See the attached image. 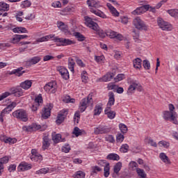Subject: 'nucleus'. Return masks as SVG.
I'll return each mask as SVG.
<instances>
[{"label":"nucleus","mask_w":178,"mask_h":178,"mask_svg":"<svg viewBox=\"0 0 178 178\" xmlns=\"http://www.w3.org/2000/svg\"><path fill=\"white\" fill-rule=\"evenodd\" d=\"M168 108L170 111L163 112V119L165 120H170V122H172L174 124H177L178 122L177 120H176L177 114H176V112L174 111L175 106H173V104H169Z\"/></svg>","instance_id":"f257e3e1"},{"label":"nucleus","mask_w":178,"mask_h":178,"mask_svg":"<svg viewBox=\"0 0 178 178\" xmlns=\"http://www.w3.org/2000/svg\"><path fill=\"white\" fill-rule=\"evenodd\" d=\"M14 94L15 97H22L23 95V89L20 87L12 88L10 89V92H6L0 95V101H3L5 98H8L9 95Z\"/></svg>","instance_id":"f03ea898"},{"label":"nucleus","mask_w":178,"mask_h":178,"mask_svg":"<svg viewBox=\"0 0 178 178\" xmlns=\"http://www.w3.org/2000/svg\"><path fill=\"white\" fill-rule=\"evenodd\" d=\"M92 96L91 95H88L87 98L82 99L79 103V109L80 112H84L87 109V107L90 106V105H92Z\"/></svg>","instance_id":"7ed1b4c3"},{"label":"nucleus","mask_w":178,"mask_h":178,"mask_svg":"<svg viewBox=\"0 0 178 178\" xmlns=\"http://www.w3.org/2000/svg\"><path fill=\"white\" fill-rule=\"evenodd\" d=\"M13 116L22 120V122H27L29 120V115H27V112L24 109L16 110L13 113Z\"/></svg>","instance_id":"20e7f679"},{"label":"nucleus","mask_w":178,"mask_h":178,"mask_svg":"<svg viewBox=\"0 0 178 178\" xmlns=\"http://www.w3.org/2000/svg\"><path fill=\"white\" fill-rule=\"evenodd\" d=\"M133 24L138 30H145V31L148 30V26H147L144 21L139 17L134 19Z\"/></svg>","instance_id":"39448f33"},{"label":"nucleus","mask_w":178,"mask_h":178,"mask_svg":"<svg viewBox=\"0 0 178 178\" xmlns=\"http://www.w3.org/2000/svg\"><path fill=\"white\" fill-rule=\"evenodd\" d=\"M57 88L58 86L55 81L49 82L44 86V91L48 92V94H55V92H56Z\"/></svg>","instance_id":"423d86ee"},{"label":"nucleus","mask_w":178,"mask_h":178,"mask_svg":"<svg viewBox=\"0 0 178 178\" xmlns=\"http://www.w3.org/2000/svg\"><path fill=\"white\" fill-rule=\"evenodd\" d=\"M53 41H55L56 42H60L62 47H67V45H73V44H76V42L70 39L58 38L55 36H54V38L53 39Z\"/></svg>","instance_id":"0eeeda50"},{"label":"nucleus","mask_w":178,"mask_h":178,"mask_svg":"<svg viewBox=\"0 0 178 178\" xmlns=\"http://www.w3.org/2000/svg\"><path fill=\"white\" fill-rule=\"evenodd\" d=\"M129 83L130 86L128 88L127 94L128 95H131V94H134V92L136 90H137V88H139L140 85L137 81L133 79H131Z\"/></svg>","instance_id":"6e6552de"},{"label":"nucleus","mask_w":178,"mask_h":178,"mask_svg":"<svg viewBox=\"0 0 178 178\" xmlns=\"http://www.w3.org/2000/svg\"><path fill=\"white\" fill-rule=\"evenodd\" d=\"M85 24L87 26V27H89L90 29H92V30H94L95 31H98L99 26L97 22H95L92 21V19L89 17H85Z\"/></svg>","instance_id":"1a4fd4ad"},{"label":"nucleus","mask_w":178,"mask_h":178,"mask_svg":"<svg viewBox=\"0 0 178 178\" xmlns=\"http://www.w3.org/2000/svg\"><path fill=\"white\" fill-rule=\"evenodd\" d=\"M157 24L161 30L165 31H170V30H172V25L168 22H165L162 18H158Z\"/></svg>","instance_id":"9d476101"},{"label":"nucleus","mask_w":178,"mask_h":178,"mask_svg":"<svg viewBox=\"0 0 178 178\" xmlns=\"http://www.w3.org/2000/svg\"><path fill=\"white\" fill-rule=\"evenodd\" d=\"M111 131V128L105 125H99L97 127L94 128V133L96 135L98 134H107Z\"/></svg>","instance_id":"9b49d317"},{"label":"nucleus","mask_w":178,"mask_h":178,"mask_svg":"<svg viewBox=\"0 0 178 178\" xmlns=\"http://www.w3.org/2000/svg\"><path fill=\"white\" fill-rule=\"evenodd\" d=\"M57 72H59L61 77L64 79V80H69L70 75H69V71L66 67L63 66H57L56 67Z\"/></svg>","instance_id":"f8f14e48"},{"label":"nucleus","mask_w":178,"mask_h":178,"mask_svg":"<svg viewBox=\"0 0 178 178\" xmlns=\"http://www.w3.org/2000/svg\"><path fill=\"white\" fill-rule=\"evenodd\" d=\"M54 105L52 104H47L43 109L42 113V119H48L51 116V111H52Z\"/></svg>","instance_id":"ddd939ff"},{"label":"nucleus","mask_w":178,"mask_h":178,"mask_svg":"<svg viewBox=\"0 0 178 178\" xmlns=\"http://www.w3.org/2000/svg\"><path fill=\"white\" fill-rule=\"evenodd\" d=\"M106 34L108 35V37H110V38H116V40H119V41H122L124 38L122 34L118 33L112 30L106 31Z\"/></svg>","instance_id":"4468645a"},{"label":"nucleus","mask_w":178,"mask_h":178,"mask_svg":"<svg viewBox=\"0 0 178 178\" xmlns=\"http://www.w3.org/2000/svg\"><path fill=\"white\" fill-rule=\"evenodd\" d=\"M42 95H39L35 98V102L32 106V111L33 112H35L36 111L38 110V106L42 104Z\"/></svg>","instance_id":"2eb2a0df"},{"label":"nucleus","mask_w":178,"mask_h":178,"mask_svg":"<svg viewBox=\"0 0 178 178\" xmlns=\"http://www.w3.org/2000/svg\"><path fill=\"white\" fill-rule=\"evenodd\" d=\"M0 140L3 141V143H5L6 144H10V145H12V144H16V143H17V140L16 138L8 137L5 135L0 136Z\"/></svg>","instance_id":"dca6fc26"},{"label":"nucleus","mask_w":178,"mask_h":178,"mask_svg":"<svg viewBox=\"0 0 178 178\" xmlns=\"http://www.w3.org/2000/svg\"><path fill=\"white\" fill-rule=\"evenodd\" d=\"M32 155L31 156V159L33 162H41L42 161V156L40 153L37 152V150H31Z\"/></svg>","instance_id":"f3484780"},{"label":"nucleus","mask_w":178,"mask_h":178,"mask_svg":"<svg viewBox=\"0 0 178 178\" xmlns=\"http://www.w3.org/2000/svg\"><path fill=\"white\" fill-rule=\"evenodd\" d=\"M148 9H149V5L142 6L140 7L137 8L136 10H134L132 12V15H134L136 16L137 15H141L143 13H145V12H147Z\"/></svg>","instance_id":"a211bd4d"},{"label":"nucleus","mask_w":178,"mask_h":178,"mask_svg":"<svg viewBox=\"0 0 178 178\" xmlns=\"http://www.w3.org/2000/svg\"><path fill=\"white\" fill-rule=\"evenodd\" d=\"M41 129V125L37 124H32L29 126H24L22 127L23 131H35L37 130H40Z\"/></svg>","instance_id":"6ab92c4d"},{"label":"nucleus","mask_w":178,"mask_h":178,"mask_svg":"<svg viewBox=\"0 0 178 178\" xmlns=\"http://www.w3.org/2000/svg\"><path fill=\"white\" fill-rule=\"evenodd\" d=\"M99 163H104L103 165L104 167V177H108L110 172L109 170H111V167L109 165V163H106L105 160H101Z\"/></svg>","instance_id":"aec40b11"},{"label":"nucleus","mask_w":178,"mask_h":178,"mask_svg":"<svg viewBox=\"0 0 178 178\" xmlns=\"http://www.w3.org/2000/svg\"><path fill=\"white\" fill-rule=\"evenodd\" d=\"M67 116V110H63L60 111V113L58 114L56 120L57 124H60L63 120H65V118Z\"/></svg>","instance_id":"412c9836"},{"label":"nucleus","mask_w":178,"mask_h":178,"mask_svg":"<svg viewBox=\"0 0 178 178\" xmlns=\"http://www.w3.org/2000/svg\"><path fill=\"white\" fill-rule=\"evenodd\" d=\"M18 172H26V170H30L31 169V164H29L26 162H22L18 168Z\"/></svg>","instance_id":"4be33fe9"},{"label":"nucleus","mask_w":178,"mask_h":178,"mask_svg":"<svg viewBox=\"0 0 178 178\" xmlns=\"http://www.w3.org/2000/svg\"><path fill=\"white\" fill-rule=\"evenodd\" d=\"M86 3L90 8H95V9L101 8V2L98 0H87Z\"/></svg>","instance_id":"5701e85b"},{"label":"nucleus","mask_w":178,"mask_h":178,"mask_svg":"<svg viewBox=\"0 0 178 178\" xmlns=\"http://www.w3.org/2000/svg\"><path fill=\"white\" fill-rule=\"evenodd\" d=\"M114 76H115V74H113V73L108 72L106 74L104 75L102 78H99V79H97V81H100L101 83H102V81L104 82L111 81V80H112V79H113Z\"/></svg>","instance_id":"b1692460"},{"label":"nucleus","mask_w":178,"mask_h":178,"mask_svg":"<svg viewBox=\"0 0 178 178\" xmlns=\"http://www.w3.org/2000/svg\"><path fill=\"white\" fill-rule=\"evenodd\" d=\"M8 162H9L8 156H4L0 159V176H2V173H3V169H5L3 165H6V163H8Z\"/></svg>","instance_id":"393cba45"},{"label":"nucleus","mask_w":178,"mask_h":178,"mask_svg":"<svg viewBox=\"0 0 178 178\" xmlns=\"http://www.w3.org/2000/svg\"><path fill=\"white\" fill-rule=\"evenodd\" d=\"M50 140L48 136H44L42 138V149L43 151H45V149H48L49 148V146L51 145V143H49Z\"/></svg>","instance_id":"a878e982"},{"label":"nucleus","mask_w":178,"mask_h":178,"mask_svg":"<svg viewBox=\"0 0 178 178\" xmlns=\"http://www.w3.org/2000/svg\"><path fill=\"white\" fill-rule=\"evenodd\" d=\"M90 11L91 13H94L96 16H99V17H102V19H106V15H105L102 11L95 9L94 8H90Z\"/></svg>","instance_id":"bb28decb"},{"label":"nucleus","mask_w":178,"mask_h":178,"mask_svg":"<svg viewBox=\"0 0 178 178\" xmlns=\"http://www.w3.org/2000/svg\"><path fill=\"white\" fill-rule=\"evenodd\" d=\"M41 60V58L40 56H35L26 61V66H32V65H36Z\"/></svg>","instance_id":"cd10ccee"},{"label":"nucleus","mask_w":178,"mask_h":178,"mask_svg":"<svg viewBox=\"0 0 178 178\" xmlns=\"http://www.w3.org/2000/svg\"><path fill=\"white\" fill-rule=\"evenodd\" d=\"M31 86H33V81L30 80H26L20 83V87L23 88V90H29L31 88Z\"/></svg>","instance_id":"c85d7f7f"},{"label":"nucleus","mask_w":178,"mask_h":178,"mask_svg":"<svg viewBox=\"0 0 178 178\" xmlns=\"http://www.w3.org/2000/svg\"><path fill=\"white\" fill-rule=\"evenodd\" d=\"M57 26H58V29L60 30H61V31H63V33H65V34L69 33L67 25L65 24V23L62 22H58Z\"/></svg>","instance_id":"c756f323"},{"label":"nucleus","mask_w":178,"mask_h":178,"mask_svg":"<svg viewBox=\"0 0 178 178\" xmlns=\"http://www.w3.org/2000/svg\"><path fill=\"white\" fill-rule=\"evenodd\" d=\"M16 105H17L16 102H13L7 106V107H6L1 112L3 113H8L9 112H11V111H13L14 108H16Z\"/></svg>","instance_id":"7c9ffc66"},{"label":"nucleus","mask_w":178,"mask_h":178,"mask_svg":"<svg viewBox=\"0 0 178 178\" xmlns=\"http://www.w3.org/2000/svg\"><path fill=\"white\" fill-rule=\"evenodd\" d=\"M104 112L105 115H107L108 119H115V116H116V113H115V111H111V107H106Z\"/></svg>","instance_id":"2f4dec72"},{"label":"nucleus","mask_w":178,"mask_h":178,"mask_svg":"<svg viewBox=\"0 0 178 178\" xmlns=\"http://www.w3.org/2000/svg\"><path fill=\"white\" fill-rule=\"evenodd\" d=\"M159 158H160L161 161H162V162H163L166 165H170V159H169V157L168 156H166V154H165L163 152L160 153Z\"/></svg>","instance_id":"473e14b6"},{"label":"nucleus","mask_w":178,"mask_h":178,"mask_svg":"<svg viewBox=\"0 0 178 178\" xmlns=\"http://www.w3.org/2000/svg\"><path fill=\"white\" fill-rule=\"evenodd\" d=\"M52 38L53 39L55 38V35H54V34L47 35L46 36H43L42 38L37 39V42H44L45 41H48L49 40H51Z\"/></svg>","instance_id":"72a5a7b5"},{"label":"nucleus","mask_w":178,"mask_h":178,"mask_svg":"<svg viewBox=\"0 0 178 178\" xmlns=\"http://www.w3.org/2000/svg\"><path fill=\"white\" fill-rule=\"evenodd\" d=\"M86 131L83 129H80L79 127H76L74 128V130L72 131V134L76 136V137H79L80 136H83V134H85Z\"/></svg>","instance_id":"f704fd0d"},{"label":"nucleus","mask_w":178,"mask_h":178,"mask_svg":"<svg viewBox=\"0 0 178 178\" xmlns=\"http://www.w3.org/2000/svg\"><path fill=\"white\" fill-rule=\"evenodd\" d=\"M143 60L140 58H137L133 60L134 67L135 69H141V63Z\"/></svg>","instance_id":"c9c22d12"},{"label":"nucleus","mask_w":178,"mask_h":178,"mask_svg":"<svg viewBox=\"0 0 178 178\" xmlns=\"http://www.w3.org/2000/svg\"><path fill=\"white\" fill-rule=\"evenodd\" d=\"M13 33H29V31H27V29L26 28L22 27V26L15 27V28L13 29Z\"/></svg>","instance_id":"e433bc0d"},{"label":"nucleus","mask_w":178,"mask_h":178,"mask_svg":"<svg viewBox=\"0 0 178 178\" xmlns=\"http://www.w3.org/2000/svg\"><path fill=\"white\" fill-rule=\"evenodd\" d=\"M115 104V94H113V92H110V96H109V99H108V106L107 107H110L112 106V105Z\"/></svg>","instance_id":"4c0bfd02"},{"label":"nucleus","mask_w":178,"mask_h":178,"mask_svg":"<svg viewBox=\"0 0 178 178\" xmlns=\"http://www.w3.org/2000/svg\"><path fill=\"white\" fill-rule=\"evenodd\" d=\"M22 70H23V67H19L18 69L14 70L11 72V74H15V76L20 77V76H22L23 73H24V71Z\"/></svg>","instance_id":"58836bf2"},{"label":"nucleus","mask_w":178,"mask_h":178,"mask_svg":"<svg viewBox=\"0 0 178 178\" xmlns=\"http://www.w3.org/2000/svg\"><path fill=\"white\" fill-rule=\"evenodd\" d=\"M107 159L110 161H119L120 157L118 155V154L111 153L107 156Z\"/></svg>","instance_id":"ea45409f"},{"label":"nucleus","mask_w":178,"mask_h":178,"mask_svg":"<svg viewBox=\"0 0 178 178\" xmlns=\"http://www.w3.org/2000/svg\"><path fill=\"white\" fill-rule=\"evenodd\" d=\"M122 169V162H118L113 167V172L115 175H119V172Z\"/></svg>","instance_id":"a19ab883"},{"label":"nucleus","mask_w":178,"mask_h":178,"mask_svg":"<svg viewBox=\"0 0 178 178\" xmlns=\"http://www.w3.org/2000/svg\"><path fill=\"white\" fill-rule=\"evenodd\" d=\"M52 138H53V140L54 141V143H62L65 140V139L62 138V135H60L59 134L54 136Z\"/></svg>","instance_id":"79ce46f5"},{"label":"nucleus","mask_w":178,"mask_h":178,"mask_svg":"<svg viewBox=\"0 0 178 178\" xmlns=\"http://www.w3.org/2000/svg\"><path fill=\"white\" fill-rule=\"evenodd\" d=\"M93 112H94L93 115L95 116H98L101 115V112H102V107L99 105H96L95 106V109Z\"/></svg>","instance_id":"37998d69"},{"label":"nucleus","mask_w":178,"mask_h":178,"mask_svg":"<svg viewBox=\"0 0 178 178\" xmlns=\"http://www.w3.org/2000/svg\"><path fill=\"white\" fill-rule=\"evenodd\" d=\"M9 10V4L4 3V2H0V12L3 11L6 12Z\"/></svg>","instance_id":"c03bdc74"},{"label":"nucleus","mask_w":178,"mask_h":178,"mask_svg":"<svg viewBox=\"0 0 178 178\" xmlns=\"http://www.w3.org/2000/svg\"><path fill=\"white\" fill-rule=\"evenodd\" d=\"M137 175L139 176V178H146L147 174L145 171L141 168H138L136 170Z\"/></svg>","instance_id":"a18cd8bd"},{"label":"nucleus","mask_w":178,"mask_h":178,"mask_svg":"<svg viewBox=\"0 0 178 178\" xmlns=\"http://www.w3.org/2000/svg\"><path fill=\"white\" fill-rule=\"evenodd\" d=\"M74 65H76V63H74V60L73 59H71L68 62V68L72 72V73H74Z\"/></svg>","instance_id":"49530a36"},{"label":"nucleus","mask_w":178,"mask_h":178,"mask_svg":"<svg viewBox=\"0 0 178 178\" xmlns=\"http://www.w3.org/2000/svg\"><path fill=\"white\" fill-rule=\"evenodd\" d=\"M129 166L131 170H137V169H139L138 164H137L136 161H131L129 164Z\"/></svg>","instance_id":"de8ad7c7"},{"label":"nucleus","mask_w":178,"mask_h":178,"mask_svg":"<svg viewBox=\"0 0 178 178\" xmlns=\"http://www.w3.org/2000/svg\"><path fill=\"white\" fill-rule=\"evenodd\" d=\"M167 12L172 17H178V10L177 9L168 10Z\"/></svg>","instance_id":"09e8293b"},{"label":"nucleus","mask_w":178,"mask_h":178,"mask_svg":"<svg viewBox=\"0 0 178 178\" xmlns=\"http://www.w3.org/2000/svg\"><path fill=\"white\" fill-rule=\"evenodd\" d=\"M74 178H86V173L83 171H77L74 175Z\"/></svg>","instance_id":"8fccbe9b"},{"label":"nucleus","mask_w":178,"mask_h":178,"mask_svg":"<svg viewBox=\"0 0 178 178\" xmlns=\"http://www.w3.org/2000/svg\"><path fill=\"white\" fill-rule=\"evenodd\" d=\"M74 35L76 38H77L78 41H84V40H86V37H84V35H83L81 33L76 32L74 33Z\"/></svg>","instance_id":"3c124183"},{"label":"nucleus","mask_w":178,"mask_h":178,"mask_svg":"<svg viewBox=\"0 0 178 178\" xmlns=\"http://www.w3.org/2000/svg\"><path fill=\"white\" fill-rule=\"evenodd\" d=\"M145 143H147V144H149L152 147H157L156 143L154 141V140L151 138H146Z\"/></svg>","instance_id":"603ef678"},{"label":"nucleus","mask_w":178,"mask_h":178,"mask_svg":"<svg viewBox=\"0 0 178 178\" xmlns=\"http://www.w3.org/2000/svg\"><path fill=\"white\" fill-rule=\"evenodd\" d=\"M49 168H41L40 170L36 171V175H47V173H49Z\"/></svg>","instance_id":"864d4df0"},{"label":"nucleus","mask_w":178,"mask_h":178,"mask_svg":"<svg viewBox=\"0 0 178 178\" xmlns=\"http://www.w3.org/2000/svg\"><path fill=\"white\" fill-rule=\"evenodd\" d=\"M20 42V38L19 35H14L13 38L10 39V42L12 44H17V42Z\"/></svg>","instance_id":"5fc2aeb1"},{"label":"nucleus","mask_w":178,"mask_h":178,"mask_svg":"<svg viewBox=\"0 0 178 178\" xmlns=\"http://www.w3.org/2000/svg\"><path fill=\"white\" fill-rule=\"evenodd\" d=\"M119 128L120 130L122 133H123V134L127 133V126H126V124H119Z\"/></svg>","instance_id":"6e6d98bb"},{"label":"nucleus","mask_w":178,"mask_h":178,"mask_svg":"<svg viewBox=\"0 0 178 178\" xmlns=\"http://www.w3.org/2000/svg\"><path fill=\"white\" fill-rule=\"evenodd\" d=\"M123 140H124V136L122 134H118L116 136V141L120 144L123 143Z\"/></svg>","instance_id":"4d7b16f0"},{"label":"nucleus","mask_w":178,"mask_h":178,"mask_svg":"<svg viewBox=\"0 0 178 178\" xmlns=\"http://www.w3.org/2000/svg\"><path fill=\"white\" fill-rule=\"evenodd\" d=\"M102 169L97 165L92 167V175H97L98 172H101Z\"/></svg>","instance_id":"13d9d810"},{"label":"nucleus","mask_w":178,"mask_h":178,"mask_svg":"<svg viewBox=\"0 0 178 178\" xmlns=\"http://www.w3.org/2000/svg\"><path fill=\"white\" fill-rule=\"evenodd\" d=\"M95 60L97 62V63H102L105 60V56H95Z\"/></svg>","instance_id":"bf43d9fd"},{"label":"nucleus","mask_w":178,"mask_h":178,"mask_svg":"<svg viewBox=\"0 0 178 178\" xmlns=\"http://www.w3.org/2000/svg\"><path fill=\"white\" fill-rule=\"evenodd\" d=\"M124 74H118L114 79H115V81L116 83H118L119 81H122V80H124Z\"/></svg>","instance_id":"052dcab7"},{"label":"nucleus","mask_w":178,"mask_h":178,"mask_svg":"<svg viewBox=\"0 0 178 178\" xmlns=\"http://www.w3.org/2000/svg\"><path fill=\"white\" fill-rule=\"evenodd\" d=\"M96 31L100 38H105V37H106V32H104V31L99 30V28H98L97 31Z\"/></svg>","instance_id":"680f3d73"},{"label":"nucleus","mask_w":178,"mask_h":178,"mask_svg":"<svg viewBox=\"0 0 178 178\" xmlns=\"http://www.w3.org/2000/svg\"><path fill=\"white\" fill-rule=\"evenodd\" d=\"M81 79L83 83H86L87 80H88V76H87V72L83 71L81 73Z\"/></svg>","instance_id":"e2e57ef3"},{"label":"nucleus","mask_w":178,"mask_h":178,"mask_svg":"<svg viewBox=\"0 0 178 178\" xmlns=\"http://www.w3.org/2000/svg\"><path fill=\"white\" fill-rule=\"evenodd\" d=\"M120 152H124L126 153L127 151H129V145L127 144H124L121 146L120 149Z\"/></svg>","instance_id":"0e129e2a"},{"label":"nucleus","mask_w":178,"mask_h":178,"mask_svg":"<svg viewBox=\"0 0 178 178\" xmlns=\"http://www.w3.org/2000/svg\"><path fill=\"white\" fill-rule=\"evenodd\" d=\"M31 6V3L28 0H26L21 3V8H29V6Z\"/></svg>","instance_id":"69168bd1"},{"label":"nucleus","mask_w":178,"mask_h":178,"mask_svg":"<svg viewBox=\"0 0 178 178\" xmlns=\"http://www.w3.org/2000/svg\"><path fill=\"white\" fill-rule=\"evenodd\" d=\"M105 140H106V141H108V143H111L112 144H113V143H115V138L112 135H108V136H106Z\"/></svg>","instance_id":"338daca9"},{"label":"nucleus","mask_w":178,"mask_h":178,"mask_svg":"<svg viewBox=\"0 0 178 178\" xmlns=\"http://www.w3.org/2000/svg\"><path fill=\"white\" fill-rule=\"evenodd\" d=\"M62 151L63 152L67 154V152L70 151V145H65L64 146L62 147Z\"/></svg>","instance_id":"774afa93"}]
</instances>
